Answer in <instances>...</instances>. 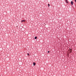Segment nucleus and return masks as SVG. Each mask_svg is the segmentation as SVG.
<instances>
[{
  "label": "nucleus",
  "mask_w": 76,
  "mask_h": 76,
  "mask_svg": "<svg viewBox=\"0 0 76 76\" xmlns=\"http://www.w3.org/2000/svg\"><path fill=\"white\" fill-rule=\"evenodd\" d=\"M71 4H72V5H73V1H71Z\"/></svg>",
  "instance_id": "nucleus-1"
},
{
  "label": "nucleus",
  "mask_w": 76,
  "mask_h": 76,
  "mask_svg": "<svg viewBox=\"0 0 76 76\" xmlns=\"http://www.w3.org/2000/svg\"><path fill=\"white\" fill-rule=\"evenodd\" d=\"M25 21H26V20H21V22H22V23L23 22H25Z\"/></svg>",
  "instance_id": "nucleus-2"
},
{
  "label": "nucleus",
  "mask_w": 76,
  "mask_h": 76,
  "mask_svg": "<svg viewBox=\"0 0 76 76\" xmlns=\"http://www.w3.org/2000/svg\"><path fill=\"white\" fill-rule=\"evenodd\" d=\"M69 51H70V53H72V49H71L69 50Z\"/></svg>",
  "instance_id": "nucleus-3"
},
{
  "label": "nucleus",
  "mask_w": 76,
  "mask_h": 76,
  "mask_svg": "<svg viewBox=\"0 0 76 76\" xmlns=\"http://www.w3.org/2000/svg\"><path fill=\"white\" fill-rule=\"evenodd\" d=\"M65 1L67 3H69V2H68V1H67V0H65Z\"/></svg>",
  "instance_id": "nucleus-4"
},
{
  "label": "nucleus",
  "mask_w": 76,
  "mask_h": 76,
  "mask_svg": "<svg viewBox=\"0 0 76 76\" xmlns=\"http://www.w3.org/2000/svg\"><path fill=\"white\" fill-rule=\"evenodd\" d=\"M33 65L34 66H35V63L34 62L33 63Z\"/></svg>",
  "instance_id": "nucleus-5"
},
{
  "label": "nucleus",
  "mask_w": 76,
  "mask_h": 76,
  "mask_svg": "<svg viewBox=\"0 0 76 76\" xmlns=\"http://www.w3.org/2000/svg\"><path fill=\"white\" fill-rule=\"evenodd\" d=\"M37 38V37H35L34 38V39H36Z\"/></svg>",
  "instance_id": "nucleus-6"
},
{
  "label": "nucleus",
  "mask_w": 76,
  "mask_h": 76,
  "mask_svg": "<svg viewBox=\"0 0 76 76\" xmlns=\"http://www.w3.org/2000/svg\"><path fill=\"white\" fill-rule=\"evenodd\" d=\"M48 7H50V4H48Z\"/></svg>",
  "instance_id": "nucleus-7"
},
{
  "label": "nucleus",
  "mask_w": 76,
  "mask_h": 76,
  "mask_svg": "<svg viewBox=\"0 0 76 76\" xmlns=\"http://www.w3.org/2000/svg\"><path fill=\"white\" fill-rule=\"evenodd\" d=\"M27 54H28V56H29V53H27Z\"/></svg>",
  "instance_id": "nucleus-8"
},
{
  "label": "nucleus",
  "mask_w": 76,
  "mask_h": 76,
  "mask_svg": "<svg viewBox=\"0 0 76 76\" xmlns=\"http://www.w3.org/2000/svg\"><path fill=\"white\" fill-rule=\"evenodd\" d=\"M50 52V51H48V53H49Z\"/></svg>",
  "instance_id": "nucleus-9"
},
{
  "label": "nucleus",
  "mask_w": 76,
  "mask_h": 76,
  "mask_svg": "<svg viewBox=\"0 0 76 76\" xmlns=\"http://www.w3.org/2000/svg\"><path fill=\"white\" fill-rule=\"evenodd\" d=\"M75 2H76V0H75Z\"/></svg>",
  "instance_id": "nucleus-10"
}]
</instances>
